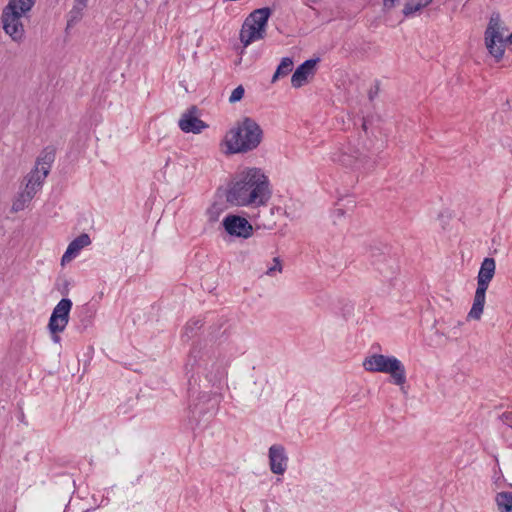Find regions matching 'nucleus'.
<instances>
[{
  "instance_id": "1",
  "label": "nucleus",
  "mask_w": 512,
  "mask_h": 512,
  "mask_svg": "<svg viewBox=\"0 0 512 512\" xmlns=\"http://www.w3.org/2000/svg\"><path fill=\"white\" fill-rule=\"evenodd\" d=\"M188 376V395L197 400L189 406V425L204 429L217 414L222 395L218 392L225 369L212 347L194 345L185 363Z\"/></svg>"
},
{
  "instance_id": "2",
  "label": "nucleus",
  "mask_w": 512,
  "mask_h": 512,
  "mask_svg": "<svg viewBox=\"0 0 512 512\" xmlns=\"http://www.w3.org/2000/svg\"><path fill=\"white\" fill-rule=\"evenodd\" d=\"M271 196L268 177L256 167L238 173L225 193L226 202L238 207L266 205Z\"/></svg>"
},
{
  "instance_id": "3",
  "label": "nucleus",
  "mask_w": 512,
  "mask_h": 512,
  "mask_svg": "<svg viewBox=\"0 0 512 512\" xmlns=\"http://www.w3.org/2000/svg\"><path fill=\"white\" fill-rule=\"evenodd\" d=\"M264 137L261 126L251 117L237 121L225 135L228 154H244L259 147Z\"/></svg>"
},
{
  "instance_id": "4",
  "label": "nucleus",
  "mask_w": 512,
  "mask_h": 512,
  "mask_svg": "<svg viewBox=\"0 0 512 512\" xmlns=\"http://www.w3.org/2000/svg\"><path fill=\"white\" fill-rule=\"evenodd\" d=\"M36 0H9L3 8L1 21L4 32L15 42L24 38V26L21 17L32 9Z\"/></svg>"
},
{
  "instance_id": "5",
  "label": "nucleus",
  "mask_w": 512,
  "mask_h": 512,
  "mask_svg": "<svg viewBox=\"0 0 512 512\" xmlns=\"http://www.w3.org/2000/svg\"><path fill=\"white\" fill-rule=\"evenodd\" d=\"M363 367L368 372L389 374L393 383L403 386L406 383V369L403 363L394 356L372 354L363 361Z\"/></svg>"
},
{
  "instance_id": "6",
  "label": "nucleus",
  "mask_w": 512,
  "mask_h": 512,
  "mask_svg": "<svg viewBox=\"0 0 512 512\" xmlns=\"http://www.w3.org/2000/svg\"><path fill=\"white\" fill-rule=\"evenodd\" d=\"M366 257L383 278L392 279L398 272V260L390 246L382 243L370 245Z\"/></svg>"
},
{
  "instance_id": "7",
  "label": "nucleus",
  "mask_w": 512,
  "mask_h": 512,
  "mask_svg": "<svg viewBox=\"0 0 512 512\" xmlns=\"http://www.w3.org/2000/svg\"><path fill=\"white\" fill-rule=\"evenodd\" d=\"M271 14L272 9L269 7L255 9L249 14L240 31V41L244 47L265 37Z\"/></svg>"
},
{
  "instance_id": "8",
  "label": "nucleus",
  "mask_w": 512,
  "mask_h": 512,
  "mask_svg": "<svg viewBox=\"0 0 512 512\" xmlns=\"http://www.w3.org/2000/svg\"><path fill=\"white\" fill-rule=\"evenodd\" d=\"M72 306L71 299L64 297L54 307L48 322V329L51 334L60 333L65 330L69 322Z\"/></svg>"
},
{
  "instance_id": "9",
  "label": "nucleus",
  "mask_w": 512,
  "mask_h": 512,
  "mask_svg": "<svg viewBox=\"0 0 512 512\" xmlns=\"http://www.w3.org/2000/svg\"><path fill=\"white\" fill-rule=\"evenodd\" d=\"M222 225L230 236L247 239L253 234L251 223L240 215L228 214L222 220Z\"/></svg>"
},
{
  "instance_id": "10",
  "label": "nucleus",
  "mask_w": 512,
  "mask_h": 512,
  "mask_svg": "<svg viewBox=\"0 0 512 512\" xmlns=\"http://www.w3.org/2000/svg\"><path fill=\"white\" fill-rule=\"evenodd\" d=\"M199 109L197 106H190L181 116L178 125L179 128L185 133L199 134L203 129L207 128L208 125L199 119Z\"/></svg>"
},
{
  "instance_id": "11",
  "label": "nucleus",
  "mask_w": 512,
  "mask_h": 512,
  "mask_svg": "<svg viewBox=\"0 0 512 512\" xmlns=\"http://www.w3.org/2000/svg\"><path fill=\"white\" fill-rule=\"evenodd\" d=\"M489 280L477 278V288L474 295V301L472 307L468 313V318L474 320H480L486 299V291L489 287Z\"/></svg>"
},
{
  "instance_id": "12",
  "label": "nucleus",
  "mask_w": 512,
  "mask_h": 512,
  "mask_svg": "<svg viewBox=\"0 0 512 512\" xmlns=\"http://www.w3.org/2000/svg\"><path fill=\"white\" fill-rule=\"evenodd\" d=\"M269 464L274 474L282 475L287 469L288 457L284 446L274 444L269 448Z\"/></svg>"
},
{
  "instance_id": "13",
  "label": "nucleus",
  "mask_w": 512,
  "mask_h": 512,
  "mask_svg": "<svg viewBox=\"0 0 512 512\" xmlns=\"http://www.w3.org/2000/svg\"><path fill=\"white\" fill-rule=\"evenodd\" d=\"M320 61L319 58L308 59L300 64L291 77V85L294 88L302 87L310 75L314 74L315 66Z\"/></svg>"
},
{
  "instance_id": "14",
  "label": "nucleus",
  "mask_w": 512,
  "mask_h": 512,
  "mask_svg": "<svg viewBox=\"0 0 512 512\" xmlns=\"http://www.w3.org/2000/svg\"><path fill=\"white\" fill-rule=\"evenodd\" d=\"M91 239L88 234L82 233L78 237H76L67 247V250L63 254L61 258V263L64 264L66 262H70L73 258H75L79 252L86 246L90 245Z\"/></svg>"
},
{
  "instance_id": "15",
  "label": "nucleus",
  "mask_w": 512,
  "mask_h": 512,
  "mask_svg": "<svg viewBox=\"0 0 512 512\" xmlns=\"http://www.w3.org/2000/svg\"><path fill=\"white\" fill-rule=\"evenodd\" d=\"M56 148L54 146H46L36 160V167L42 170L43 177H47L50 172L51 165L55 161Z\"/></svg>"
},
{
  "instance_id": "16",
  "label": "nucleus",
  "mask_w": 512,
  "mask_h": 512,
  "mask_svg": "<svg viewBox=\"0 0 512 512\" xmlns=\"http://www.w3.org/2000/svg\"><path fill=\"white\" fill-rule=\"evenodd\" d=\"M77 318L80 322V327L85 330L91 326L94 316L95 309L90 304L86 303L77 309Z\"/></svg>"
},
{
  "instance_id": "17",
  "label": "nucleus",
  "mask_w": 512,
  "mask_h": 512,
  "mask_svg": "<svg viewBox=\"0 0 512 512\" xmlns=\"http://www.w3.org/2000/svg\"><path fill=\"white\" fill-rule=\"evenodd\" d=\"M431 3L432 0H407L406 3L404 4L402 13L404 17H411L416 12L429 6Z\"/></svg>"
},
{
  "instance_id": "18",
  "label": "nucleus",
  "mask_w": 512,
  "mask_h": 512,
  "mask_svg": "<svg viewBox=\"0 0 512 512\" xmlns=\"http://www.w3.org/2000/svg\"><path fill=\"white\" fill-rule=\"evenodd\" d=\"M496 263L494 258L486 257L481 263L477 278L491 281L495 274Z\"/></svg>"
},
{
  "instance_id": "19",
  "label": "nucleus",
  "mask_w": 512,
  "mask_h": 512,
  "mask_svg": "<svg viewBox=\"0 0 512 512\" xmlns=\"http://www.w3.org/2000/svg\"><path fill=\"white\" fill-rule=\"evenodd\" d=\"M495 502L499 512H512V491L497 493Z\"/></svg>"
},
{
  "instance_id": "20",
  "label": "nucleus",
  "mask_w": 512,
  "mask_h": 512,
  "mask_svg": "<svg viewBox=\"0 0 512 512\" xmlns=\"http://www.w3.org/2000/svg\"><path fill=\"white\" fill-rule=\"evenodd\" d=\"M293 59L290 57L282 58L280 64L277 66L276 71L272 77V83L278 79L287 76L293 69Z\"/></svg>"
},
{
  "instance_id": "21",
  "label": "nucleus",
  "mask_w": 512,
  "mask_h": 512,
  "mask_svg": "<svg viewBox=\"0 0 512 512\" xmlns=\"http://www.w3.org/2000/svg\"><path fill=\"white\" fill-rule=\"evenodd\" d=\"M86 8V4L82 2H75L72 9L69 12V19L67 21L68 26L74 25L77 23L83 14V10Z\"/></svg>"
},
{
  "instance_id": "22",
  "label": "nucleus",
  "mask_w": 512,
  "mask_h": 512,
  "mask_svg": "<svg viewBox=\"0 0 512 512\" xmlns=\"http://www.w3.org/2000/svg\"><path fill=\"white\" fill-rule=\"evenodd\" d=\"M32 199L33 198L29 192L23 191V192L19 193L12 204L11 210L13 212L22 211Z\"/></svg>"
},
{
  "instance_id": "23",
  "label": "nucleus",
  "mask_w": 512,
  "mask_h": 512,
  "mask_svg": "<svg viewBox=\"0 0 512 512\" xmlns=\"http://www.w3.org/2000/svg\"><path fill=\"white\" fill-rule=\"evenodd\" d=\"M334 160L338 161L341 165L350 168L358 167V163L360 162V159L357 155L349 154L346 152L341 153L338 158Z\"/></svg>"
},
{
  "instance_id": "24",
  "label": "nucleus",
  "mask_w": 512,
  "mask_h": 512,
  "mask_svg": "<svg viewBox=\"0 0 512 512\" xmlns=\"http://www.w3.org/2000/svg\"><path fill=\"white\" fill-rule=\"evenodd\" d=\"M203 326V322L200 319H192L187 322L185 326V333L183 337H186L187 340L194 336L196 330L200 329Z\"/></svg>"
},
{
  "instance_id": "25",
  "label": "nucleus",
  "mask_w": 512,
  "mask_h": 512,
  "mask_svg": "<svg viewBox=\"0 0 512 512\" xmlns=\"http://www.w3.org/2000/svg\"><path fill=\"white\" fill-rule=\"evenodd\" d=\"M46 177H43L42 170L38 167H35L30 173L28 180L33 181L37 186H42L43 180Z\"/></svg>"
},
{
  "instance_id": "26",
  "label": "nucleus",
  "mask_w": 512,
  "mask_h": 512,
  "mask_svg": "<svg viewBox=\"0 0 512 512\" xmlns=\"http://www.w3.org/2000/svg\"><path fill=\"white\" fill-rule=\"evenodd\" d=\"M69 286L70 281L66 278L57 280L56 287L62 296H67L69 294Z\"/></svg>"
},
{
  "instance_id": "27",
  "label": "nucleus",
  "mask_w": 512,
  "mask_h": 512,
  "mask_svg": "<svg viewBox=\"0 0 512 512\" xmlns=\"http://www.w3.org/2000/svg\"><path fill=\"white\" fill-rule=\"evenodd\" d=\"M244 93H245L244 87L242 85L237 86L232 91V93H231V95L229 97V102L230 103H236V102L240 101L243 98Z\"/></svg>"
},
{
  "instance_id": "28",
  "label": "nucleus",
  "mask_w": 512,
  "mask_h": 512,
  "mask_svg": "<svg viewBox=\"0 0 512 512\" xmlns=\"http://www.w3.org/2000/svg\"><path fill=\"white\" fill-rule=\"evenodd\" d=\"M274 263L275 264L272 267H269L268 270L266 271L267 275H273V273L276 271H278V272L282 271L281 261L278 257L274 258Z\"/></svg>"
},
{
  "instance_id": "29",
  "label": "nucleus",
  "mask_w": 512,
  "mask_h": 512,
  "mask_svg": "<svg viewBox=\"0 0 512 512\" xmlns=\"http://www.w3.org/2000/svg\"><path fill=\"white\" fill-rule=\"evenodd\" d=\"M400 2V0H383V12H389Z\"/></svg>"
},
{
  "instance_id": "30",
  "label": "nucleus",
  "mask_w": 512,
  "mask_h": 512,
  "mask_svg": "<svg viewBox=\"0 0 512 512\" xmlns=\"http://www.w3.org/2000/svg\"><path fill=\"white\" fill-rule=\"evenodd\" d=\"M379 90H380V82L378 80H376L373 87H371L369 90V93H368L369 100L373 101L375 99V97L378 95Z\"/></svg>"
},
{
  "instance_id": "31",
  "label": "nucleus",
  "mask_w": 512,
  "mask_h": 512,
  "mask_svg": "<svg viewBox=\"0 0 512 512\" xmlns=\"http://www.w3.org/2000/svg\"><path fill=\"white\" fill-rule=\"evenodd\" d=\"M39 188L40 186H37L33 181L28 180L24 192H29L33 198Z\"/></svg>"
},
{
  "instance_id": "32",
  "label": "nucleus",
  "mask_w": 512,
  "mask_h": 512,
  "mask_svg": "<svg viewBox=\"0 0 512 512\" xmlns=\"http://www.w3.org/2000/svg\"><path fill=\"white\" fill-rule=\"evenodd\" d=\"M500 420L507 425L508 427L512 428V412H504L500 416Z\"/></svg>"
},
{
  "instance_id": "33",
  "label": "nucleus",
  "mask_w": 512,
  "mask_h": 512,
  "mask_svg": "<svg viewBox=\"0 0 512 512\" xmlns=\"http://www.w3.org/2000/svg\"><path fill=\"white\" fill-rule=\"evenodd\" d=\"M52 339L54 342H59L60 341V336L58 335V333L56 334H52Z\"/></svg>"
},
{
  "instance_id": "34",
  "label": "nucleus",
  "mask_w": 512,
  "mask_h": 512,
  "mask_svg": "<svg viewBox=\"0 0 512 512\" xmlns=\"http://www.w3.org/2000/svg\"><path fill=\"white\" fill-rule=\"evenodd\" d=\"M210 333H211V335H213L214 337H218V333H217V330H216V329H212Z\"/></svg>"
},
{
  "instance_id": "35",
  "label": "nucleus",
  "mask_w": 512,
  "mask_h": 512,
  "mask_svg": "<svg viewBox=\"0 0 512 512\" xmlns=\"http://www.w3.org/2000/svg\"><path fill=\"white\" fill-rule=\"evenodd\" d=\"M87 1H88V0H76L75 2H82L83 4H86V5H87Z\"/></svg>"
},
{
  "instance_id": "36",
  "label": "nucleus",
  "mask_w": 512,
  "mask_h": 512,
  "mask_svg": "<svg viewBox=\"0 0 512 512\" xmlns=\"http://www.w3.org/2000/svg\"><path fill=\"white\" fill-rule=\"evenodd\" d=\"M337 213H338V215H343V210L342 209H338Z\"/></svg>"
},
{
  "instance_id": "37",
  "label": "nucleus",
  "mask_w": 512,
  "mask_h": 512,
  "mask_svg": "<svg viewBox=\"0 0 512 512\" xmlns=\"http://www.w3.org/2000/svg\"><path fill=\"white\" fill-rule=\"evenodd\" d=\"M363 129H364V130H366V129H367L365 122L363 123Z\"/></svg>"
}]
</instances>
